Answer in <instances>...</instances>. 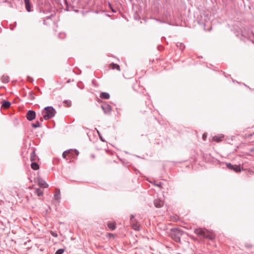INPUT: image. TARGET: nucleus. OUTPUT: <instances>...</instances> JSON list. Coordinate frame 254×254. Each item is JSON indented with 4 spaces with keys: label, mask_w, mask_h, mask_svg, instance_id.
<instances>
[{
    "label": "nucleus",
    "mask_w": 254,
    "mask_h": 254,
    "mask_svg": "<svg viewBox=\"0 0 254 254\" xmlns=\"http://www.w3.org/2000/svg\"><path fill=\"white\" fill-rule=\"evenodd\" d=\"M194 233L200 237L213 240L215 238V234L212 231L205 228H198L194 230Z\"/></svg>",
    "instance_id": "1"
},
{
    "label": "nucleus",
    "mask_w": 254,
    "mask_h": 254,
    "mask_svg": "<svg viewBox=\"0 0 254 254\" xmlns=\"http://www.w3.org/2000/svg\"><path fill=\"white\" fill-rule=\"evenodd\" d=\"M56 111L52 106H48L44 108L42 112L43 118L45 120H49L55 116Z\"/></svg>",
    "instance_id": "2"
},
{
    "label": "nucleus",
    "mask_w": 254,
    "mask_h": 254,
    "mask_svg": "<svg viewBox=\"0 0 254 254\" xmlns=\"http://www.w3.org/2000/svg\"><path fill=\"white\" fill-rule=\"evenodd\" d=\"M184 234V231L179 228H172L171 230L170 236L171 238L176 242H181V237Z\"/></svg>",
    "instance_id": "3"
},
{
    "label": "nucleus",
    "mask_w": 254,
    "mask_h": 254,
    "mask_svg": "<svg viewBox=\"0 0 254 254\" xmlns=\"http://www.w3.org/2000/svg\"><path fill=\"white\" fill-rule=\"evenodd\" d=\"M227 167L231 170L235 171L236 173L241 172V167L240 165H233L230 163H226Z\"/></svg>",
    "instance_id": "4"
},
{
    "label": "nucleus",
    "mask_w": 254,
    "mask_h": 254,
    "mask_svg": "<svg viewBox=\"0 0 254 254\" xmlns=\"http://www.w3.org/2000/svg\"><path fill=\"white\" fill-rule=\"evenodd\" d=\"M101 108L105 114H110L111 113L112 107L108 104H103Z\"/></svg>",
    "instance_id": "5"
},
{
    "label": "nucleus",
    "mask_w": 254,
    "mask_h": 254,
    "mask_svg": "<svg viewBox=\"0 0 254 254\" xmlns=\"http://www.w3.org/2000/svg\"><path fill=\"white\" fill-rule=\"evenodd\" d=\"M36 117V113L33 110H29L27 112L26 114V118L28 120L31 121L33 120Z\"/></svg>",
    "instance_id": "6"
},
{
    "label": "nucleus",
    "mask_w": 254,
    "mask_h": 254,
    "mask_svg": "<svg viewBox=\"0 0 254 254\" xmlns=\"http://www.w3.org/2000/svg\"><path fill=\"white\" fill-rule=\"evenodd\" d=\"M154 204L156 207L161 208L163 206L164 202L159 199H156L154 200Z\"/></svg>",
    "instance_id": "7"
},
{
    "label": "nucleus",
    "mask_w": 254,
    "mask_h": 254,
    "mask_svg": "<svg viewBox=\"0 0 254 254\" xmlns=\"http://www.w3.org/2000/svg\"><path fill=\"white\" fill-rule=\"evenodd\" d=\"M38 184L41 187L43 188H46L48 187V185L46 183V182L42 179H39L38 180Z\"/></svg>",
    "instance_id": "8"
},
{
    "label": "nucleus",
    "mask_w": 254,
    "mask_h": 254,
    "mask_svg": "<svg viewBox=\"0 0 254 254\" xmlns=\"http://www.w3.org/2000/svg\"><path fill=\"white\" fill-rule=\"evenodd\" d=\"M25 4V7L27 11L30 12L32 11L31 9V4L30 2V0H24Z\"/></svg>",
    "instance_id": "9"
},
{
    "label": "nucleus",
    "mask_w": 254,
    "mask_h": 254,
    "mask_svg": "<svg viewBox=\"0 0 254 254\" xmlns=\"http://www.w3.org/2000/svg\"><path fill=\"white\" fill-rule=\"evenodd\" d=\"M109 67L112 68V69H117L118 70L120 71V66L119 64L114 63H111L109 65Z\"/></svg>",
    "instance_id": "10"
},
{
    "label": "nucleus",
    "mask_w": 254,
    "mask_h": 254,
    "mask_svg": "<svg viewBox=\"0 0 254 254\" xmlns=\"http://www.w3.org/2000/svg\"><path fill=\"white\" fill-rule=\"evenodd\" d=\"M100 97L102 99H108L110 98V95L107 92H101Z\"/></svg>",
    "instance_id": "11"
},
{
    "label": "nucleus",
    "mask_w": 254,
    "mask_h": 254,
    "mask_svg": "<svg viewBox=\"0 0 254 254\" xmlns=\"http://www.w3.org/2000/svg\"><path fill=\"white\" fill-rule=\"evenodd\" d=\"M10 105L11 103L9 101L4 100L2 103L1 106L5 109H7L10 106Z\"/></svg>",
    "instance_id": "12"
},
{
    "label": "nucleus",
    "mask_w": 254,
    "mask_h": 254,
    "mask_svg": "<svg viewBox=\"0 0 254 254\" xmlns=\"http://www.w3.org/2000/svg\"><path fill=\"white\" fill-rule=\"evenodd\" d=\"M34 192L39 196H42L43 194V191L39 188L35 189Z\"/></svg>",
    "instance_id": "13"
},
{
    "label": "nucleus",
    "mask_w": 254,
    "mask_h": 254,
    "mask_svg": "<svg viewBox=\"0 0 254 254\" xmlns=\"http://www.w3.org/2000/svg\"><path fill=\"white\" fill-rule=\"evenodd\" d=\"M31 168L34 170H37L39 168V165L36 162H32L31 164Z\"/></svg>",
    "instance_id": "14"
},
{
    "label": "nucleus",
    "mask_w": 254,
    "mask_h": 254,
    "mask_svg": "<svg viewBox=\"0 0 254 254\" xmlns=\"http://www.w3.org/2000/svg\"><path fill=\"white\" fill-rule=\"evenodd\" d=\"M108 226L110 230H114L116 228V224L113 222L109 223L108 224Z\"/></svg>",
    "instance_id": "15"
},
{
    "label": "nucleus",
    "mask_w": 254,
    "mask_h": 254,
    "mask_svg": "<svg viewBox=\"0 0 254 254\" xmlns=\"http://www.w3.org/2000/svg\"><path fill=\"white\" fill-rule=\"evenodd\" d=\"M223 136H217L215 135L213 137V140L219 142L221 140V139L223 137Z\"/></svg>",
    "instance_id": "16"
},
{
    "label": "nucleus",
    "mask_w": 254,
    "mask_h": 254,
    "mask_svg": "<svg viewBox=\"0 0 254 254\" xmlns=\"http://www.w3.org/2000/svg\"><path fill=\"white\" fill-rule=\"evenodd\" d=\"M1 80L4 83H7L9 81V77L7 75H3L1 78Z\"/></svg>",
    "instance_id": "17"
},
{
    "label": "nucleus",
    "mask_w": 254,
    "mask_h": 254,
    "mask_svg": "<svg viewBox=\"0 0 254 254\" xmlns=\"http://www.w3.org/2000/svg\"><path fill=\"white\" fill-rule=\"evenodd\" d=\"M36 155L34 151H33L31 153L30 160L31 161H34L36 160Z\"/></svg>",
    "instance_id": "18"
},
{
    "label": "nucleus",
    "mask_w": 254,
    "mask_h": 254,
    "mask_svg": "<svg viewBox=\"0 0 254 254\" xmlns=\"http://www.w3.org/2000/svg\"><path fill=\"white\" fill-rule=\"evenodd\" d=\"M32 127L34 128L39 127H41V124L38 121H37L35 123L32 124Z\"/></svg>",
    "instance_id": "19"
},
{
    "label": "nucleus",
    "mask_w": 254,
    "mask_h": 254,
    "mask_svg": "<svg viewBox=\"0 0 254 254\" xmlns=\"http://www.w3.org/2000/svg\"><path fill=\"white\" fill-rule=\"evenodd\" d=\"M28 97H29V99H30L31 100H34L35 97H34V93H33V91L29 92Z\"/></svg>",
    "instance_id": "20"
},
{
    "label": "nucleus",
    "mask_w": 254,
    "mask_h": 254,
    "mask_svg": "<svg viewBox=\"0 0 254 254\" xmlns=\"http://www.w3.org/2000/svg\"><path fill=\"white\" fill-rule=\"evenodd\" d=\"M54 198L57 200H59L60 198V191L54 194Z\"/></svg>",
    "instance_id": "21"
},
{
    "label": "nucleus",
    "mask_w": 254,
    "mask_h": 254,
    "mask_svg": "<svg viewBox=\"0 0 254 254\" xmlns=\"http://www.w3.org/2000/svg\"><path fill=\"white\" fill-rule=\"evenodd\" d=\"M64 251V249H60L56 252L55 254H63Z\"/></svg>",
    "instance_id": "22"
},
{
    "label": "nucleus",
    "mask_w": 254,
    "mask_h": 254,
    "mask_svg": "<svg viewBox=\"0 0 254 254\" xmlns=\"http://www.w3.org/2000/svg\"><path fill=\"white\" fill-rule=\"evenodd\" d=\"M64 103L67 105V107H70L71 105V102L70 100H65Z\"/></svg>",
    "instance_id": "23"
},
{
    "label": "nucleus",
    "mask_w": 254,
    "mask_h": 254,
    "mask_svg": "<svg viewBox=\"0 0 254 254\" xmlns=\"http://www.w3.org/2000/svg\"><path fill=\"white\" fill-rule=\"evenodd\" d=\"M70 151V150H68L65 151L63 152L62 156L64 158H65V159L66 158V153L67 152H69Z\"/></svg>",
    "instance_id": "24"
},
{
    "label": "nucleus",
    "mask_w": 254,
    "mask_h": 254,
    "mask_svg": "<svg viewBox=\"0 0 254 254\" xmlns=\"http://www.w3.org/2000/svg\"><path fill=\"white\" fill-rule=\"evenodd\" d=\"M59 36L60 38L63 39L65 37V34L64 33H60Z\"/></svg>",
    "instance_id": "25"
},
{
    "label": "nucleus",
    "mask_w": 254,
    "mask_h": 254,
    "mask_svg": "<svg viewBox=\"0 0 254 254\" xmlns=\"http://www.w3.org/2000/svg\"><path fill=\"white\" fill-rule=\"evenodd\" d=\"M245 247L248 249H251L252 247V246L248 243L245 244Z\"/></svg>",
    "instance_id": "26"
},
{
    "label": "nucleus",
    "mask_w": 254,
    "mask_h": 254,
    "mask_svg": "<svg viewBox=\"0 0 254 254\" xmlns=\"http://www.w3.org/2000/svg\"><path fill=\"white\" fill-rule=\"evenodd\" d=\"M133 228L134 230H138L139 227H138L136 224H134V225L133 226Z\"/></svg>",
    "instance_id": "27"
},
{
    "label": "nucleus",
    "mask_w": 254,
    "mask_h": 254,
    "mask_svg": "<svg viewBox=\"0 0 254 254\" xmlns=\"http://www.w3.org/2000/svg\"><path fill=\"white\" fill-rule=\"evenodd\" d=\"M180 45V49H181L182 50H183L185 48V46H184V44H181V43Z\"/></svg>",
    "instance_id": "28"
},
{
    "label": "nucleus",
    "mask_w": 254,
    "mask_h": 254,
    "mask_svg": "<svg viewBox=\"0 0 254 254\" xmlns=\"http://www.w3.org/2000/svg\"><path fill=\"white\" fill-rule=\"evenodd\" d=\"M207 137V135L205 134V133H204L202 135V138L204 140H205L206 139Z\"/></svg>",
    "instance_id": "29"
},
{
    "label": "nucleus",
    "mask_w": 254,
    "mask_h": 254,
    "mask_svg": "<svg viewBox=\"0 0 254 254\" xmlns=\"http://www.w3.org/2000/svg\"><path fill=\"white\" fill-rule=\"evenodd\" d=\"M161 185H162V183H159V184H157L156 185V186H157L158 187H161Z\"/></svg>",
    "instance_id": "30"
},
{
    "label": "nucleus",
    "mask_w": 254,
    "mask_h": 254,
    "mask_svg": "<svg viewBox=\"0 0 254 254\" xmlns=\"http://www.w3.org/2000/svg\"><path fill=\"white\" fill-rule=\"evenodd\" d=\"M52 235H53V236H54V237H57V233H54V232H53V233H52Z\"/></svg>",
    "instance_id": "31"
},
{
    "label": "nucleus",
    "mask_w": 254,
    "mask_h": 254,
    "mask_svg": "<svg viewBox=\"0 0 254 254\" xmlns=\"http://www.w3.org/2000/svg\"><path fill=\"white\" fill-rule=\"evenodd\" d=\"M133 218H134V216H133V215H132L131 216V217H130V220H131V221H133Z\"/></svg>",
    "instance_id": "32"
},
{
    "label": "nucleus",
    "mask_w": 254,
    "mask_h": 254,
    "mask_svg": "<svg viewBox=\"0 0 254 254\" xmlns=\"http://www.w3.org/2000/svg\"><path fill=\"white\" fill-rule=\"evenodd\" d=\"M111 9L112 11V12H116V10L113 7H111Z\"/></svg>",
    "instance_id": "33"
},
{
    "label": "nucleus",
    "mask_w": 254,
    "mask_h": 254,
    "mask_svg": "<svg viewBox=\"0 0 254 254\" xmlns=\"http://www.w3.org/2000/svg\"><path fill=\"white\" fill-rule=\"evenodd\" d=\"M250 150L251 152H254V147L253 148H251Z\"/></svg>",
    "instance_id": "34"
},
{
    "label": "nucleus",
    "mask_w": 254,
    "mask_h": 254,
    "mask_svg": "<svg viewBox=\"0 0 254 254\" xmlns=\"http://www.w3.org/2000/svg\"><path fill=\"white\" fill-rule=\"evenodd\" d=\"M75 152L76 155H78V153H79V152L77 150H76V149H75Z\"/></svg>",
    "instance_id": "35"
},
{
    "label": "nucleus",
    "mask_w": 254,
    "mask_h": 254,
    "mask_svg": "<svg viewBox=\"0 0 254 254\" xmlns=\"http://www.w3.org/2000/svg\"><path fill=\"white\" fill-rule=\"evenodd\" d=\"M109 6H110V8H111V7H112V5H111V4L110 3H109Z\"/></svg>",
    "instance_id": "36"
},
{
    "label": "nucleus",
    "mask_w": 254,
    "mask_h": 254,
    "mask_svg": "<svg viewBox=\"0 0 254 254\" xmlns=\"http://www.w3.org/2000/svg\"><path fill=\"white\" fill-rule=\"evenodd\" d=\"M40 12H42L43 13H45V11L44 10H42V9H40Z\"/></svg>",
    "instance_id": "37"
},
{
    "label": "nucleus",
    "mask_w": 254,
    "mask_h": 254,
    "mask_svg": "<svg viewBox=\"0 0 254 254\" xmlns=\"http://www.w3.org/2000/svg\"><path fill=\"white\" fill-rule=\"evenodd\" d=\"M53 15H51L50 16L48 17V18H51Z\"/></svg>",
    "instance_id": "38"
},
{
    "label": "nucleus",
    "mask_w": 254,
    "mask_h": 254,
    "mask_svg": "<svg viewBox=\"0 0 254 254\" xmlns=\"http://www.w3.org/2000/svg\"><path fill=\"white\" fill-rule=\"evenodd\" d=\"M40 121H41V122H42V121H43V118H40Z\"/></svg>",
    "instance_id": "39"
},
{
    "label": "nucleus",
    "mask_w": 254,
    "mask_h": 254,
    "mask_svg": "<svg viewBox=\"0 0 254 254\" xmlns=\"http://www.w3.org/2000/svg\"><path fill=\"white\" fill-rule=\"evenodd\" d=\"M43 23H44V24H46V22L45 21V20H44V22H43Z\"/></svg>",
    "instance_id": "40"
},
{
    "label": "nucleus",
    "mask_w": 254,
    "mask_h": 254,
    "mask_svg": "<svg viewBox=\"0 0 254 254\" xmlns=\"http://www.w3.org/2000/svg\"><path fill=\"white\" fill-rule=\"evenodd\" d=\"M101 140H102L103 141H104V140L103 139V138L102 137H101Z\"/></svg>",
    "instance_id": "41"
},
{
    "label": "nucleus",
    "mask_w": 254,
    "mask_h": 254,
    "mask_svg": "<svg viewBox=\"0 0 254 254\" xmlns=\"http://www.w3.org/2000/svg\"><path fill=\"white\" fill-rule=\"evenodd\" d=\"M37 89L38 90H39V88L37 87Z\"/></svg>",
    "instance_id": "42"
}]
</instances>
